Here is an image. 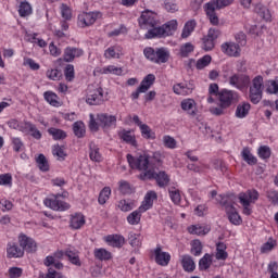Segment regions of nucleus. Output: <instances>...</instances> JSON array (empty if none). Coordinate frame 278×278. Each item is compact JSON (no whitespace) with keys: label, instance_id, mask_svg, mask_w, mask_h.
I'll return each mask as SVG.
<instances>
[{"label":"nucleus","instance_id":"nucleus-38","mask_svg":"<svg viewBox=\"0 0 278 278\" xmlns=\"http://www.w3.org/2000/svg\"><path fill=\"white\" fill-rule=\"evenodd\" d=\"M89 149H90L89 157L91 162H101L102 156H101V152H99V148L94 146V143H90Z\"/></svg>","mask_w":278,"mask_h":278},{"label":"nucleus","instance_id":"nucleus-20","mask_svg":"<svg viewBox=\"0 0 278 278\" xmlns=\"http://www.w3.org/2000/svg\"><path fill=\"white\" fill-rule=\"evenodd\" d=\"M81 55H84V50H81L79 48L68 47L64 51V61L73 62V60H75V58H81Z\"/></svg>","mask_w":278,"mask_h":278},{"label":"nucleus","instance_id":"nucleus-50","mask_svg":"<svg viewBox=\"0 0 278 278\" xmlns=\"http://www.w3.org/2000/svg\"><path fill=\"white\" fill-rule=\"evenodd\" d=\"M203 252V244H201L200 240H193L191 244V253L195 257H199L201 253Z\"/></svg>","mask_w":278,"mask_h":278},{"label":"nucleus","instance_id":"nucleus-64","mask_svg":"<svg viewBox=\"0 0 278 278\" xmlns=\"http://www.w3.org/2000/svg\"><path fill=\"white\" fill-rule=\"evenodd\" d=\"M164 5H165V10L170 12L172 14H174V12H177V10H179L177 4L173 2V0H165Z\"/></svg>","mask_w":278,"mask_h":278},{"label":"nucleus","instance_id":"nucleus-40","mask_svg":"<svg viewBox=\"0 0 278 278\" xmlns=\"http://www.w3.org/2000/svg\"><path fill=\"white\" fill-rule=\"evenodd\" d=\"M194 51V45L192 42H186L185 45L180 46L179 55L180 58H188L190 53Z\"/></svg>","mask_w":278,"mask_h":278},{"label":"nucleus","instance_id":"nucleus-11","mask_svg":"<svg viewBox=\"0 0 278 278\" xmlns=\"http://www.w3.org/2000/svg\"><path fill=\"white\" fill-rule=\"evenodd\" d=\"M20 247H22V251H26L27 253H36L38 245L36 241L25 235H21L18 237Z\"/></svg>","mask_w":278,"mask_h":278},{"label":"nucleus","instance_id":"nucleus-9","mask_svg":"<svg viewBox=\"0 0 278 278\" xmlns=\"http://www.w3.org/2000/svg\"><path fill=\"white\" fill-rule=\"evenodd\" d=\"M132 122L135 123V125H137V127H139L142 138H144L146 140H155V134L153 129H151L149 125L143 124L138 115L132 116Z\"/></svg>","mask_w":278,"mask_h":278},{"label":"nucleus","instance_id":"nucleus-51","mask_svg":"<svg viewBox=\"0 0 278 278\" xmlns=\"http://www.w3.org/2000/svg\"><path fill=\"white\" fill-rule=\"evenodd\" d=\"M211 62L212 56L206 54L200 60H198L195 67L198 68V71H202V68H205V66H210Z\"/></svg>","mask_w":278,"mask_h":278},{"label":"nucleus","instance_id":"nucleus-3","mask_svg":"<svg viewBox=\"0 0 278 278\" xmlns=\"http://www.w3.org/2000/svg\"><path fill=\"white\" fill-rule=\"evenodd\" d=\"M127 162L130 168H136L137 170H142L143 173L151 170V161L149 154L147 153L140 154L139 156L127 154Z\"/></svg>","mask_w":278,"mask_h":278},{"label":"nucleus","instance_id":"nucleus-32","mask_svg":"<svg viewBox=\"0 0 278 278\" xmlns=\"http://www.w3.org/2000/svg\"><path fill=\"white\" fill-rule=\"evenodd\" d=\"M254 12H256V14L261 16V18H264L265 21H270V11H268V9L264 4H256L254 8Z\"/></svg>","mask_w":278,"mask_h":278},{"label":"nucleus","instance_id":"nucleus-5","mask_svg":"<svg viewBox=\"0 0 278 278\" xmlns=\"http://www.w3.org/2000/svg\"><path fill=\"white\" fill-rule=\"evenodd\" d=\"M231 201V197H223L220 201V205L225 207L226 214L228 216V219L232 225H240L242 223V218L238 214V211H236V207H233V204L229 203Z\"/></svg>","mask_w":278,"mask_h":278},{"label":"nucleus","instance_id":"nucleus-48","mask_svg":"<svg viewBox=\"0 0 278 278\" xmlns=\"http://www.w3.org/2000/svg\"><path fill=\"white\" fill-rule=\"evenodd\" d=\"M43 97L50 105H53L54 108H58V105H60V102L58 101V94L51 91H46L43 93Z\"/></svg>","mask_w":278,"mask_h":278},{"label":"nucleus","instance_id":"nucleus-42","mask_svg":"<svg viewBox=\"0 0 278 278\" xmlns=\"http://www.w3.org/2000/svg\"><path fill=\"white\" fill-rule=\"evenodd\" d=\"M160 166H162V154L154 152L153 156L150 159V170H155V168H160Z\"/></svg>","mask_w":278,"mask_h":278},{"label":"nucleus","instance_id":"nucleus-17","mask_svg":"<svg viewBox=\"0 0 278 278\" xmlns=\"http://www.w3.org/2000/svg\"><path fill=\"white\" fill-rule=\"evenodd\" d=\"M100 126L104 129H109L112 125H116V116L109 115L108 113H101L97 116Z\"/></svg>","mask_w":278,"mask_h":278},{"label":"nucleus","instance_id":"nucleus-25","mask_svg":"<svg viewBox=\"0 0 278 278\" xmlns=\"http://www.w3.org/2000/svg\"><path fill=\"white\" fill-rule=\"evenodd\" d=\"M216 260L225 261L227 257H229V254L227 253V244L224 242L216 243Z\"/></svg>","mask_w":278,"mask_h":278},{"label":"nucleus","instance_id":"nucleus-6","mask_svg":"<svg viewBox=\"0 0 278 278\" xmlns=\"http://www.w3.org/2000/svg\"><path fill=\"white\" fill-rule=\"evenodd\" d=\"M219 104L222 108H230L231 103H238V92L232 90L223 89L218 93Z\"/></svg>","mask_w":278,"mask_h":278},{"label":"nucleus","instance_id":"nucleus-27","mask_svg":"<svg viewBox=\"0 0 278 278\" xmlns=\"http://www.w3.org/2000/svg\"><path fill=\"white\" fill-rule=\"evenodd\" d=\"M182 268L186 273H193L197 266L194 265V260L190 255H184L181 260Z\"/></svg>","mask_w":278,"mask_h":278},{"label":"nucleus","instance_id":"nucleus-15","mask_svg":"<svg viewBox=\"0 0 278 278\" xmlns=\"http://www.w3.org/2000/svg\"><path fill=\"white\" fill-rule=\"evenodd\" d=\"M222 51L230 58H240V45L226 42L222 45Z\"/></svg>","mask_w":278,"mask_h":278},{"label":"nucleus","instance_id":"nucleus-31","mask_svg":"<svg viewBox=\"0 0 278 278\" xmlns=\"http://www.w3.org/2000/svg\"><path fill=\"white\" fill-rule=\"evenodd\" d=\"M195 27H197V21L194 20L188 21L182 28L181 38H190Z\"/></svg>","mask_w":278,"mask_h":278},{"label":"nucleus","instance_id":"nucleus-13","mask_svg":"<svg viewBox=\"0 0 278 278\" xmlns=\"http://www.w3.org/2000/svg\"><path fill=\"white\" fill-rule=\"evenodd\" d=\"M154 260L159 266H168L170 254L168 252H162V247H156L154 250Z\"/></svg>","mask_w":278,"mask_h":278},{"label":"nucleus","instance_id":"nucleus-49","mask_svg":"<svg viewBox=\"0 0 278 278\" xmlns=\"http://www.w3.org/2000/svg\"><path fill=\"white\" fill-rule=\"evenodd\" d=\"M250 90H262L264 91V77L255 76L252 80V86Z\"/></svg>","mask_w":278,"mask_h":278},{"label":"nucleus","instance_id":"nucleus-16","mask_svg":"<svg viewBox=\"0 0 278 278\" xmlns=\"http://www.w3.org/2000/svg\"><path fill=\"white\" fill-rule=\"evenodd\" d=\"M117 136L123 142H126V144H131V147H137L138 144L134 130L122 129L117 132Z\"/></svg>","mask_w":278,"mask_h":278},{"label":"nucleus","instance_id":"nucleus-58","mask_svg":"<svg viewBox=\"0 0 278 278\" xmlns=\"http://www.w3.org/2000/svg\"><path fill=\"white\" fill-rule=\"evenodd\" d=\"M66 81H73L75 79V66L68 64L64 71Z\"/></svg>","mask_w":278,"mask_h":278},{"label":"nucleus","instance_id":"nucleus-30","mask_svg":"<svg viewBox=\"0 0 278 278\" xmlns=\"http://www.w3.org/2000/svg\"><path fill=\"white\" fill-rule=\"evenodd\" d=\"M52 155L56 157L59 162H64L68 154L64 151V147L56 144L52 148Z\"/></svg>","mask_w":278,"mask_h":278},{"label":"nucleus","instance_id":"nucleus-37","mask_svg":"<svg viewBox=\"0 0 278 278\" xmlns=\"http://www.w3.org/2000/svg\"><path fill=\"white\" fill-rule=\"evenodd\" d=\"M239 200L240 203L243 205V214H245V216H251V201L249 200V195L247 194H240L239 195Z\"/></svg>","mask_w":278,"mask_h":278},{"label":"nucleus","instance_id":"nucleus-2","mask_svg":"<svg viewBox=\"0 0 278 278\" xmlns=\"http://www.w3.org/2000/svg\"><path fill=\"white\" fill-rule=\"evenodd\" d=\"M143 53L147 60L154 62V64H166L170 60V51L166 48H156L155 50L153 48H146Z\"/></svg>","mask_w":278,"mask_h":278},{"label":"nucleus","instance_id":"nucleus-41","mask_svg":"<svg viewBox=\"0 0 278 278\" xmlns=\"http://www.w3.org/2000/svg\"><path fill=\"white\" fill-rule=\"evenodd\" d=\"M110 194H112V189L110 187H104L98 198V202L100 205H105L108 203V200L110 199Z\"/></svg>","mask_w":278,"mask_h":278},{"label":"nucleus","instance_id":"nucleus-28","mask_svg":"<svg viewBox=\"0 0 278 278\" xmlns=\"http://www.w3.org/2000/svg\"><path fill=\"white\" fill-rule=\"evenodd\" d=\"M8 257H23L25 252L16 244H9L7 249Z\"/></svg>","mask_w":278,"mask_h":278},{"label":"nucleus","instance_id":"nucleus-21","mask_svg":"<svg viewBox=\"0 0 278 278\" xmlns=\"http://www.w3.org/2000/svg\"><path fill=\"white\" fill-rule=\"evenodd\" d=\"M204 10L206 13V16L211 23V25H219L220 20L218 18V15L216 14V9L212 4H205Z\"/></svg>","mask_w":278,"mask_h":278},{"label":"nucleus","instance_id":"nucleus-39","mask_svg":"<svg viewBox=\"0 0 278 278\" xmlns=\"http://www.w3.org/2000/svg\"><path fill=\"white\" fill-rule=\"evenodd\" d=\"M73 131L77 138H84L86 136V126L83 122H76L73 125Z\"/></svg>","mask_w":278,"mask_h":278},{"label":"nucleus","instance_id":"nucleus-8","mask_svg":"<svg viewBox=\"0 0 278 278\" xmlns=\"http://www.w3.org/2000/svg\"><path fill=\"white\" fill-rule=\"evenodd\" d=\"M45 206L50 207V210H54V212H66V210L71 208V205L66 202L60 201L58 195L47 198L45 200Z\"/></svg>","mask_w":278,"mask_h":278},{"label":"nucleus","instance_id":"nucleus-36","mask_svg":"<svg viewBox=\"0 0 278 278\" xmlns=\"http://www.w3.org/2000/svg\"><path fill=\"white\" fill-rule=\"evenodd\" d=\"M173 90L175 92V94H192V87H188V85H184V84H177L174 85Z\"/></svg>","mask_w":278,"mask_h":278},{"label":"nucleus","instance_id":"nucleus-53","mask_svg":"<svg viewBox=\"0 0 278 278\" xmlns=\"http://www.w3.org/2000/svg\"><path fill=\"white\" fill-rule=\"evenodd\" d=\"M20 16H29V14H31V5L29 4V2H22L20 4Z\"/></svg>","mask_w":278,"mask_h":278},{"label":"nucleus","instance_id":"nucleus-54","mask_svg":"<svg viewBox=\"0 0 278 278\" xmlns=\"http://www.w3.org/2000/svg\"><path fill=\"white\" fill-rule=\"evenodd\" d=\"M266 198L271 205H278V191L275 189L268 190L266 192Z\"/></svg>","mask_w":278,"mask_h":278},{"label":"nucleus","instance_id":"nucleus-19","mask_svg":"<svg viewBox=\"0 0 278 278\" xmlns=\"http://www.w3.org/2000/svg\"><path fill=\"white\" fill-rule=\"evenodd\" d=\"M105 242L109 247L121 249L125 244V237L121 235H109L104 237Z\"/></svg>","mask_w":278,"mask_h":278},{"label":"nucleus","instance_id":"nucleus-62","mask_svg":"<svg viewBox=\"0 0 278 278\" xmlns=\"http://www.w3.org/2000/svg\"><path fill=\"white\" fill-rule=\"evenodd\" d=\"M47 77L52 81H59L60 77H62V72L58 70H48Z\"/></svg>","mask_w":278,"mask_h":278},{"label":"nucleus","instance_id":"nucleus-29","mask_svg":"<svg viewBox=\"0 0 278 278\" xmlns=\"http://www.w3.org/2000/svg\"><path fill=\"white\" fill-rule=\"evenodd\" d=\"M250 110L251 104L249 102H243L242 104H239L236 110L237 118H245V116L249 115Z\"/></svg>","mask_w":278,"mask_h":278},{"label":"nucleus","instance_id":"nucleus-4","mask_svg":"<svg viewBox=\"0 0 278 278\" xmlns=\"http://www.w3.org/2000/svg\"><path fill=\"white\" fill-rule=\"evenodd\" d=\"M139 179H141L142 181L147 179H155L160 188H166V186L170 184V177L167 176L166 172L156 173L155 169H149L148 172L141 174L139 176Z\"/></svg>","mask_w":278,"mask_h":278},{"label":"nucleus","instance_id":"nucleus-10","mask_svg":"<svg viewBox=\"0 0 278 278\" xmlns=\"http://www.w3.org/2000/svg\"><path fill=\"white\" fill-rule=\"evenodd\" d=\"M86 102L89 105H101L103 103V88L89 89Z\"/></svg>","mask_w":278,"mask_h":278},{"label":"nucleus","instance_id":"nucleus-1","mask_svg":"<svg viewBox=\"0 0 278 278\" xmlns=\"http://www.w3.org/2000/svg\"><path fill=\"white\" fill-rule=\"evenodd\" d=\"M139 26L142 29H148L146 34L147 40L151 38H166L173 36L177 31V21L172 20L162 26L157 27V14L152 11H144L139 17Z\"/></svg>","mask_w":278,"mask_h":278},{"label":"nucleus","instance_id":"nucleus-43","mask_svg":"<svg viewBox=\"0 0 278 278\" xmlns=\"http://www.w3.org/2000/svg\"><path fill=\"white\" fill-rule=\"evenodd\" d=\"M263 94H264V91H262V90L250 89L251 103H254V105H257V103H260V101H262Z\"/></svg>","mask_w":278,"mask_h":278},{"label":"nucleus","instance_id":"nucleus-57","mask_svg":"<svg viewBox=\"0 0 278 278\" xmlns=\"http://www.w3.org/2000/svg\"><path fill=\"white\" fill-rule=\"evenodd\" d=\"M168 192L173 203H175L176 205H178V203H181V194L179 193V190L170 188Z\"/></svg>","mask_w":278,"mask_h":278},{"label":"nucleus","instance_id":"nucleus-26","mask_svg":"<svg viewBox=\"0 0 278 278\" xmlns=\"http://www.w3.org/2000/svg\"><path fill=\"white\" fill-rule=\"evenodd\" d=\"M142 214L144 211H140V207L127 216V223L129 225H140V220L142 218Z\"/></svg>","mask_w":278,"mask_h":278},{"label":"nucleus","instance_id":"nucleus-35","mask_svg":"<svg viewBox=\"0 0 278 278\" xmlns=\"http://www.w3.org/2000/svg\"><path fill=\"white\" fill-rule=\"evenodd\" d=\"M241 155L242 160H244V162H247V164L250 166H255V164H257V159L251 154V150H249V148H244Z\"/></svg>","mask_w":278,"mask_h":278},{"label":"nucleus","instance_id":"nucleus-33","mask_svg":"<svg viewBox=\"0 0 278 278\" xmlns=\"http://www.w3.org/2000/svg\"><path fill=\"white\" fill-rule=\"evenodd\" d=\"M189 233H193L195 236H205L210 233V228L201 225H193L188 228Z\"/></svg>","mask_w":278,"mask_h":278},{"label":"nucleus","instance_id":"nucleus-61","mask_svg":"<svg viewBox=\"0 0 278 278\" xmlns=\"http://www.w3.org/2000/svg\"><path fill=\"white\" fill-rule=\"evenodd\" d=\"M128 240H129V244L130 247H140L141 242H140V235L138 233H129L128 236Z\"/></svg>","mask_w":278,"mask_h":278},{"label":"nucleus","instance_id":"nucleus-34","mask_svg":"<svg viewBox=\"0 0 278 278\" xmlns=\"http://www.w3.org/2000/svg\"><path fill=\"white\" fill-rule=\"evenodd\" d=\"M93 255L96 260H100L101 262L112 260V253L110 251L101 248V249H96L93 252Z\"/></svg>","mask_w":278,"mask_h":278},{"label":"nucleus","instance_id":"nucleus-52","mask_svg":"<svg viewBox=\"0 0 278 278\" xmlns=\"http://www.w3.org/2000/svg\"><path fill=\"white\" fill-rule=\"evenodd\" d=\"M266 92L268 94H278V78L267 81Z\"/></svg>","mask_w":278,"mask_h":278},{"label":"nucleus","instance_id":"nucleus-47","mask_svg":"<svg viewBox=\"0 0 278 278\" xmlns=\"http://www.w3.org/2000/svg\"><path fill=\"white\" fill-rule=\"evenodd\" d=\"M212 266V256L206 253L200 261H199V268L200 270H207Z\"/></svg>","mask_w":278,"mask_h":278},{"label":"nucleus","instance_id":"nucleus-46","mask_svg":"<svg viewBox=\"0 0 278 278\" xmlns=\"http://www.w3.org/2000/svg\"><path fill=\"white\" fill-rule=\"evenodd\" d=\"M48 134H50L54 140H64V138H66V131L59 128H49Z\"/></svg>","mask_w":278,"mask_h":278},{"label":"nucleus","instance_id":"nucleus-24","mask_svg":"<svg viewBox=\"0 0 278 278\" xmlns=\"http://www.w3.org/2000/svg\"><path fill=\"white\" fill-rule=\"evenodd\" d=\"M65 256L67 257L68 262L74 266H81V260H79V252L76 250L67 249L65 251Z\"/></svg>","mask_w":278,"mask_h":278},{"label":"nucleus","instance_id":"nucleus-59","mask_svg":"<svg viewBox=\"0 0 278 278\" xmlns=\"http://www.w3.org/2000/svg\"><path fill=\"white\" fill-rule=\"evenodd\" d=\"M118 207L122 212H131V210H134V202L122 200L118 203Z\"/></svg>","mask_w":278,"mask_h":278},{"label":"nucleus","instance_id":"nucleus-14","mask_svg":"<svg viewBox=\"0 0 278 278\" xmlns=\"http://www.w3.org/2000/svg\"><path fill=\"white\" fill-rule=\"evenodd\" d=\"M101 12H89V13H83L78 15V21L83 23L86 27L90 25H94L97 22V18H100Z\"/></svg>","mask_w":278,"mask_h":278},{"label":"nucleus","instance_id":"nucleus-7","mask_svg":"<svg viewBox=\"0 0 278 278\" xmlns=\"http://www.w3.org/2000/svg\"><path fill=\"white\" fill-rule=\"evenodd\" d=\"M155 84V75L148 74L141 81L140 86L135 92L131 93V99L136 100L140 98V94L147 92L151 86Z\"/></svg>","mask_w":278,"mask_h":278},{"label":"nucleus","instance_id":"nucleus-18","mask_svg":"<svg viewBox=\"0 0 278 278\" xmlns=\"http://www.w3.org/2000/svg\"><path fill=\"white\" fill-rule=\"evenodd\" d=\"M157 199V193L155 191H149L141 205L139 206L140 212H148V210H151L153 207V202Z\"/></svg>","mask_w":278,"mask_h":278},{"label":"nucleus","instance_id":"nucleus-60","mask_svg":"<svg viewBox=\"0 0 278 278\" xmlns=\"http://www.w3.org/2000/svg\"><path fill=\"white\" fill-rule=\"evenodd\" d=\"M163 143L167 149H175L177 147V141L170 136H164Z\"/></svg>","mask_w":278,"mask_h":278},{"label":"nucleus","instance_id":"nucleus-22","mask_svg":"<svg viewBox=\"0 0 278 278\" xmlns=\"http://www.w3.org/2000/svg\"><path fill=\"white\" fill-rule=\"evenodd\" d=\"M181 109L189 114V116H197V106L194 100L187 99L181 102Z\"/></svg>","mask_w":278,"mask_h":278},{"label":"nucleus","instance_id":"nucleus-44","mask_svg":"<svg viewBox=\"0 0 278 278\" xmlns=\"http://www.w3.org/2000/svg\"><path fill=\"white\" fill-rule=\"evenodd\" d=\"M36 163L38 165V168L41 169L43 173H47V170H49V161H47V156H45V154H39L36 159Z\"/></svg>","mask_w":278,"mask_h":278},{"label":"nucleus","instance_id":"nucleus-23","mask_svg":"<svg viewBox=\"0 0 278 278\" xmlns=\"http://www.w3.org/2000/svg\"><path fill=\"white\" fill-rule=\"evenodd\" d=\"M86 225V218L81 213H76L71 218V227L72 229H81Z\"/></svg>","mask_w":278,"mask_h":278},{"label":"nucleus","instance_id":"nucleus-55","mask_svg":"<svg viewBox=\"0 0 278 278\" xmlns=\"http://www.w3.org/2000/svg\"><path fill=\"white\" fill-rule=\"evenodd\" d=\"M275 247H277V241L268 239V241L262 245L261 253H270Z\"/></svg>","mask_w":278,"mask_h":278},{"label":"nucleus","instance_id":"nucleus-56","mask_svg":"<svg viewBox=\"0 0 278 278\" xmlns=\"http://www.w3.org/2000/svg\"><path fill=\"white\" fill-rule=\"evenodd\" d=\"M270 148L268 146H261L258 148V156L261 160H268L270 159Z\"/></svg>","mask_w":278,"mask_h":278},{"label":"nucleus","instance_id":"nucleus-12","mask_svg":"<svg viewBox=\"0 0 278 278\" xmlns=\"http://www.w3.org/2000/svg\"><path fill=\"white\" fill-rule=\"evenodd\" d=\"M229 84L230 86H233V88L242 90V88L249 85V76L242 74H233L229 77Z\"/></svg>","mask_w":278,"mask_h":278},{"label":"nucleus","instance_id":"nucleus-45","mask_svg":"<svg viewBox=\"0 0 278 278\" xmlns=\"http://www.w3.org/2000/svg\"><path fill=\"white\" fill-rule=\"evenodd\" d=\"M232 0H213L207 2L206 4L213 5L215 10H223V8H227V5H231Z\"/></svg>","mask_w":278,"mask_h":278},{"label":"nucleus","instance_id":"nucleus-63","mask_svg":"<svg viewBox=\"0 0 278 278\" xmlns=\"http://www.w3.org/2000/svg\"><path fill=\"white\" fill-rule=\"evenodd\" d=\"M119 191L122 194H131V185L125 180L119 181Z\"/></svg>","mask_w":278,"mask_h":278}]
</instances>
